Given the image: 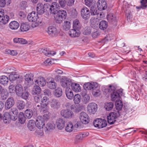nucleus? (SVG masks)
<instances>
[{
	"label": "nucleus",
	"mask_w": 147,
	"mask_h": 147,
	"mask_svg": "<svg viewBox=\"0 0 147 147\" xmlns=\"http://www.w3.org/2000/svg\"><path fill=\"white\" fill-rule=\"evenodd\" d=\"M113 104L111 102L106 103L104 107L107 111L111 110L113 108Z\"/></svg>",
	"instance_id": "nucleus-51"
},
{
	"label": "nucleus",
	"mask_w": 147,
	"mask_h": 147,
	"mask_svg": "<svg viewBox=\"0 0 147 147\" xmlns=\"http://www.w3.org/2000/svg\"><path fill=\"white\" fill-rule=\"evenodd\" d=\"M65 129L67 132H71L74 129V126L72 123L71 122L68 123L67 126L65 127Z\"/></svg>",
	"instance_id": "nucleus-42"
},
{
	"label": "nucleus",
	"mask_w": 147,
	"mask_h": 147,
	"mask_svg": "<svg viewBox=\"0 0 147 147\" xmlns=\"http://www.w3.org/2000/svg\"><path fill=\"white\" fill-rule=\"evenodd\" d=\"M62 90L61 88H57L54 91V95L57 97H59L62 95Z\"/></svg>",
	"instance_id": "nucleus-48"
},
{
	"label": "nucleus",
	"mask_w": 147,
	"mask_h": 147,
	"mask_svg": "<svg viewBox=\"0 0 147 147\" xmlns=\"http://www.w3.org/2000/svg\"><path fill=\"white\" fill-rule=\"evenodd\" d=\"M6 53L10 54L13 56L16 55L17 53L16 51L15 50H11L9 49H7L5 51Z\"/></svg>",
	"instance_id": "nucleus-60"
},
{
	"label": "nucleus",
	"mask_w": 147,
	"mask_h": 147,
	"mask_svg": "<svg viewBox=\"0 0 147 147\" xmlns=\"http://www.w3.org/2000/svg\"><path fill=\"white\" fill-rule=\"evenodd\" d=\"M82 136L81 134H79L76 135L75 138L76 142H78L79 140H81L83 139Z\"/></svg>",
	"instance_id": "nucleus-63"
},
{
	"label": "nucleus",
	"mask_w": 147,
	"mask_h": 147,
	"mask_svg": "<svg viewBox=\"0 0 147 147\" xmlns=\"http://www.w3.org/2000/svg\"><path fill=\"white\" fill-rule=\"evenodd\" d=\"M93 124L95 127L100 128L105 127L107 123L106 120L101 119H97L94 120Z\"/></svg>",
	"instance_id": "nucleus-3"
},
{
	"label": "nucleus",
	"mask_w": 147,
	"mask_h": 147,
	"mask_svg": "<svg viewBox=\"0 0 147 147\" xmlns=\"http://www.w3.org/2000/svg\"><path fill=\"white\" fill-rule=\"evenodd\" d=\"M49 10L50 11V13L53 14H57L59 11L58 10L59 9H58L56 6H54L53 5L50 6Z\"/></svg>",
	"instance_id": "nucleus-44"
},
{
	"label": "nucleus",
	"mask_w": 147,
	"mask_h": 147,
	"mask_svg": "<svg viewBox=\"0 0 147 147\" xmlns=\"http://www.w3.org/2000/svg\"><path fill=\"white\" fill-rule=\"evenodd\" d=\"M30 26L28 23H22L20 26V29L21 31L23 32H26L29 30Z\"/></svg>",
	"instance_id": "nucleus-34"
},
{
	"label": "nucleus",
	"mask_w": 147,
	"mask_h": 147,
	"mask_svg": "<svg viewBox=\"0 0 147 147\" xmlns=\"http://www.w3.org/2000/svg\"><path fill=\"white\" fill-rule=\"evenodd\" d=\"M0 94H1V99L2 100H6L9 95V93L6 89Z\"/></svg>",
	"instance_id": "nucleus-39"
},
{
	"label": "nucleus",
	"mask_w": 147,
	"mask_h": 147,
	"mask_svg": "<svg viewBox=\"0 0 147 147\" xmlns=\"http://www.w3.org/2000/svg\"><path fill=\"white\" fill-rule=\"evenodd\" d=\"M9 113L11 117L12 120H15L17 119L18 112V110L16 108L13 107L11 108Z\"/></svg>",
	"instance_id": "nucleus-18"
},
{
	"label": "nucleus",
	"mask_w": 147,
	"mask_h": 147,
	"mask_svg": "<svg viewBox=\"0 0 147 147\" xmlns=\"http://www.w3.org/2000/svg\"><path fill=\"white\" fill-rule=\"evenodd\" d=\"M49 99L47 97H44L42 98L41 101V107L46 109L49 104Z\"/></svg>",
	"instance_id": "nucleus-32"
},
{
	"label": "nucleus",
	"mask_w": 147,
	"mask_h": 147,
	"mask_svg": "<svg viewBox=\"0 0 147 147\" xmlns=\"http://www.w3.org/2000/svg\"><path fill=\"white\" fill-rule=\"evenodd\" d=\"M37 15L35 11H32L28 14L27 19L29 22H35L37 18Z\"/></svg>",
	"instance_id": "nucleus-21"
},
{
	"label": "nucleus",
	"mask_w": 147,
	"mask_h": 147,
	"mask_svg": "<svg viewBox=\"0 0 147 147\" xmlns=\"http://www.w3.org/2000/svg\"><path fill=\"white\" fill-rule=\"evenodd\" d=\"M81 27V24L78 20L76 19L73 22V28L74 29L79 30Z\"/></svg>",
	"instance_id": "nucleus-40"
},
{
	"label": "nucleus",
	"mask_w": 147,
	"mask_h": 147,
	"mask_svg": "<svg viewBox=\"0 0 147 147\" xmlns=\"http://www.w3.org/2000/svg\"><path fill=\"white\" fill-rule=\"evenodd\" d=\"M98 85L96 82H92L91 90L93 91L92 94L95 96H98L100 94V91L98 90Z\"/></svg>",
	"instance_id": "nucleus-16"
},
{
	"label": "nucleus",
	"mask_w": 147,
	"mask_h": 147,
	"mask_svg": "<svg viewBox=\"0 0 147 147\" xmlns=\"http://www.w3.org/2000/svg\"><path fill=\"white\" fill-rule=\"evenodd\" d=\"M69 35L72 37H78L80 32L79 30L74 29L70 30L69 32Z\"/></svg>",
	"instance_id": "nucleus-22"
},
{
	"label": "nucleus",
	"mask_w": 147,
	"mask_h": 147,
	"mask_svg": "<svg viewBox=\"0 0 147 147\" xmlns=\"http://www.w3.org/2000/svg\"><path fill=\"white\" fill-rule=\"evenodd\" d=\"M41 91L40 88L38 86H34L32 90L33 94H36L37 93H39Z\"/></svg>",
	"instance_id": "nucleus-58"
},
{
	"label": "nucleus",
	"mask_w": 147,
	"mask_h": 147,
	"mask_svg": "<svg viewBox=\"0 0 147 147\" xmlns=\"http://www.w3.org/2000/svg\"><path fill=\"white\" fill-rule=\"evenodd\" d=\"M115 106L116 109L117 110H121L123 107V104L122 101L119 100L116 101Z\"/></svg>",
	"instance_id": "nucleus-46"
},
{
	"label": "nucleus",
	"mask_w": 147,
	"mask_h": 147,
	"mask_svg": "<svg viewBox=\"0 0 147 147\" xmlns=\"http://www.w3.org/2000/svg\"><path fill=\"white\" fill-rule=\"evenodd\" d=\"M91 30L90 27H85L82 31L84 35H88L91 33Z\"/></svg>",
	"instance_id": "nucleus-50"
},
{
	"label": "nucleus",
	"mask_w": 147,
	"mask_h": 147,
	"mask_svg": "<svg viewBox=\"0 0 147 147\" xmlns=\"http://www.w3.org/2000/svg\"><path fill=\"white\" fill-rule=\"evenodd\" d=\"M17 107L20 110L24 109L25 106L24 102L22 100H18L17 103Z\"/></svg>",
	"instance_id": "nucleus-47"
},
{
	"label": "nucleus",
	"mask_w": 147,
	"mask_h": 147,
	"mask_svg": "<svg viewBox=\"0 0 147 147\" xmlns=\"http://www.w3.org/2000/svg\"><path fill=\"white\" fill-rule=\"evenodd\" d=\"M85 4L87 6L91 7L95 5V3L93 1V0H84Z\"/></svg>",
	"instance_id": "nucleus-55"
},
{
	"label": "nucleus",
	"mask_w": 147,
	"mask_h": 147,
	"mask_svg": "<svg viewBox=\"0 0 147 147\" xmlns=\"http://www.w3.org/2000/svg\"><path fill=\"white\" fill-rule=\"evenodd\" d=\"M113 92V93L111 95V97L112 101H118L119 100V93L117 92Z\"/></svg>",
	"instance_id": "nucleus-37"
},
{
	"label": "nucleus",
	"mask_w": 147,
	"mask_h": 147,
	"mask_svg": "<svg viewBox=\"0 0 147 147\" xmlns=\"http://www.w3.org/2000/svg\"><path fill=\"white\" fill-rule=\"evenodd\" d=\"M115 87L111 85L106 86L103 89V91L104 94H109L115 90Z\"/></svg>",
	"instance_id": "nucleus-20"
},
{
	"label": "nucleus",
	"mask_w": 147,
	"mask_h": 147,
	"mask_svg": "<svg viewBox=\"0 0 147 147\" xmlns=\"http://www.w3.org/2000/svg\"><path fill=\"white\" fill-rule=\"evenodd\" d=\"M84 88L86 90H91L92 82L85 83L83 86Z\"/></svg>",
	"instance_id": "nucleus-57"
},
{
	"label": "nucleus",
	"mask_w": 147,
	"mask_h": 147,
	"mask_svg": "<svg viewBox=\"0 0 147 147\" xmlns=\"http://www.w3.org/2000/svg\"><path fill=\"white\" fill-rule=\"evenodd\" d=\"M9 18L7 15H4V10L1 9L0 11V24L4 25L8 22Z\"/></svg>",
	"instance_id": "nucleus-4"
},
{
	"label": "nucleus",
	"mask_w": 147,
	"mask_h": 147,
	"mask_svg": "<svg viewBox=\"0 0 147 147\" xmlns=\"http://www.w3.org/2000/svg\"><path fill=\"white\" fill-rule=\"evenodd\" d=\"M84 107L83 106L79 105H72L71 106V109L73 111L76 113H77L83 109Z\"/></svg>",
	"instance_id": "nucleus-30"
},
{
	"label": "nucleus",
	"mask_w": 147,
	"mask_h": 147,
	"mask_svg": "<svg viewBox=\"0 0 147 147\" xmlns=\"http://www.w3.org/2000/svg\"><path fill=\"white\" fill-rule=\"evenodd\" d=\"M25 116L28 119H30L33 114L32 111L31 109H27L25 111Z\"/></svg>",
	"instance_id": "nucleus-43"
},
{
	"label": "nucleus",
	"mask_w": 147,
	"mask_h": 147,
	"mask_svg": "<svg viewBox=\"0 0 147 147\" xmlns=\"http://www.w3.org/2000/svg\"><path fill=\"white\" fill-rule=\"evenodd\" d=\"M10 70L11 71L8 72L10 74L9 76V80L10 81L14 80L17 78L22 79L23 77L22 76H20V75L16 74V72H13L11 70H13V68L10 67L8 69V70Z\"/></svg>",
	"instance_id": "nucleus-8"
},
{
	"label": "nucleus",
	"mask_w": 147,
	"mask_h": 147,
	"mask_svg": "<svg viewBox=\"0 0 147 147\" xmlns=\"http://www.w3.org/2000/svg\"><path fill=\"white\" fill-rule=\"evenodd\" d=\"M44 119L41 116H38L36 118L35 125L39 129L43 127L45 125Z\"/></svg>",
	"instance_id": "nucleus-9"
},
{
	"label": "nucleus",
	"mask_w": 147,
	"mask_h": 147,
	"mask_svg": "<svg viewBox=\"0 0 147 147\" xmlns=\"http://www.w3.org/2000/svg\"><path fill=\"white\" fill-rule=\"evenodd\" d=\"M35 121L33 120H30L28 123V127L30 131L34 129L35 127Z\"/></svg>",
	"instance_id": "nucleus-41"
},
{
	"label": "nucleus",
	"mask_w": 147,
	"mask_h": 147,
	"mask_svg": "<svg viewBox=\"0 0 147 147\" xmlns=\"http://www.w3.org/2000/svg\"><path fill=\"white\" fill-rule=\"evenodd\" d=\"M90 99V97L88 94H85L84 95L82 98V101L84 104H86L89 102Z\"/></svg>",
	"instance_id": "nucleus-56"
},
{
	"label": "nucleus",
	"mask_w": 147,
	"mask_h": 147,
	"mask_svg": "<svg viewBox=\"0 0 147 147\" xmlns=\"http://www.w3.org/2000/svg\"><path fill=\"white\" fill-rule=\"evenodd\" d=\"M20 96L22 97V98L25 99H26L28 97V92L27 91L25 92H23V93L22 94V95Z\"/></svg>",
	"instance_id": "nucleus-64"
},
{
	"label": "nucleus",
	"mask_w": 147,
	"mask_h": 147,
	"mask_svg": "<svg viewBox=\"0 0 147 147\" xmlns=\"http://www.w3.org/2000/svg\"><path fill=\"white\" fill-rule=\"evenodd\" d=\"M107 19L109 22L112 23L114 26L117 25V18L115 15L113 13H110L107 15Z\"/></svg>",
	"instance_id": "nucleus-14"
},
{
	"label": "nucleus",
	"mask_w": 147,
	"mask_h": 147,
	"mask_svg": "<svg viewBox=\"0 0 147 147\" xmlns=\"http://www.w3.org/2000/svg\"><path fill=\"white\" fill-rule=\"evenodd\" d=\"M22 112L20 113L19 116V120L22 124L24 123L25 121L26 117Z\"/></svg>",
	"instance_id": "nucleus-49"
},
{
	"label": "nucleus",
	"mask_w": 147,
	"mask_h": 147,
	"mask_svg": "<svg viewBox=\"0 0 147 147\" xmlns=\"http://www.w3.org/2000/svg\"><path fill=\"white\" fill-rule=\"evenodd\" d=\"M81 15L83 19H88L90 16V11L88 8L84 7L81 9Z\"/></svg>",
	"instance_id": "nucleus-12"
},
{
	"label": "nucleus",
	"mask_w": 147,
	"mask_h": 147,
	"mask_svg": "<svg viewBox=\"0 0 147 147\" xmlns=\"http://www.w3.org/2000/svg\"><path fill=\"white\" fill-rule=\"evenodd\" d=\"M141 6L140 7V8L143 9H145L146 7H147V0H142L141 1Z\"/></svg>",
	"instance_id": "nucleus-61"
},
{
	"label": "nucleus",
	"mask_w": 147,
	"mask_h": 147,
	"mask_svg": "<svg viewBox=\"0 0 147 147\" xmlns=\"http://www.w3.org/2000/svg\"><path fill=\"white\" fill-rule=\"evenodd\" d=\"M65 92L67 98L70 100L72 99L74 96V94L72 90L69 88H66Z\"/></svg>",
	"instance_id": "nucleus-28"
},
{
	"label": "nucleus",
	"mask_w": 147,
	"mask_h": 147,
	"mask_svg": "<svg viewBox=\"0 0 147 147\" xmlns=\"http://www.w3.org/2000/svg\"><path fill=\"white\" fill-rule=\"evenodd\" d=\"M15 91L17 94L18 96L22 95L23 92V88L22 86L20 84H17L15 86Z\"/></svg>",
	"instance_id": "nucleus-27"
},
{
	"label": "nucleus",
	"mask_w": 147,
	"mask_h": 147,
	"mask_svg": "<svg viewBox=\"0 0 147 147\" xmlns=\"http://www.w3.org/2000/svg\"><path fill=\"white\" fill-rule=\"evenodd\" d=\"M81 100V97L79 94H76L74 96L73 100L75 104H78L80 102Z\"/></svg>",
	"instance_id": "nucleus-45"
},
{
	"label": "nucleus",
	"mask_w": 147,
	"mask_h": 147,
	"mask_svg": "<svg viewBox=\"0 0 147 147\" xmlns=\"http://www.w3.org/2000/svg\"><path fill=\"white\" fill-rule=\"evenodd\" d=\"M8 82V79L7 77L2 76L0 77V83L4 85H7Z\"/></svg>",
	"instance_id": "nucleus-38"
},
{
	"label": "nucleus",
	"mask_w": 147,
	"mask_h": 147,
	"mask_svg": "<svg viewBox=\"0 0 147 147\" xmlns=\"http://www.w3.org/2000/svg\"><path fill=\"white\" fill-rule=\"evenodd\" d=\"M46 83V80L43 77H39L38 79L35 81L36 84L38 85L42 86H44Z\"/></svg>",
	"instance_id": "nucleus-25"
},
{
	"label": "nucleus",
	"mask_w": 147,
	"mask_h": 147,
	"mask_svg": "<svg viewBox=\"0 0 147 147\" xmlns=\"http://www.w3.org/2000/svg\"><path fill=\"white\" fill-rule=\"evenodd\" d=\"M25 80L26 83H29L32 82L33 79L30 75L25 76Z\"/></svg>",
	"instance_id": "nucleus-54"
},
{
	"label": "nucleus",
	"mask_w": 147,
	"mask_h": 147,
	"mask_svg": "<svg viewBox=\"0 0 147 147\" xmlns=\"http://www.w3.org/2000/svg\"><path fill=\"white\" fill-rule=\"evenodd\" d=\"M88 116L86 113L81 112L80 114V118L83 123L86 124L88 122Z\"/></svg>",
	"instance_id": "nucleus-17"
},
{
	"label": "nucleus",
	"mask_w": 147,
	"mask_h": 147,
	"mask_svg": "<svg viewBox=\"0 0 147 147\" xmlns=\"http://www.w3.org/2000/svg\"><path fill=\"white\" fill-rule=\"evenodd\" d=\"M20 7L22 9H24L28 7L27 3L25 1H22L20 4Z\"/></svg>",
	"instance_id": "nucleus-62"
},
{
	"label": "nucleus",
	"mask_w": 147,
	"mask_h": 147,
	"mask_svg": "<svg viewBox=\"0 0 147 147\" xmlns=\"http://www.w3.org/2000/svg\"><path fill=\"white\" fill-rule=\"evenodd\" d=\"M56 124L58 128L62 129L65 127V121L62 119L60 118L57 120Z\"/></svg>",
	"instance_id": "nucleus-23"
},
{
	"label": "nucleus",
	"mask_w": 147,
	"mask_h": 147,
	"mask_svg": "<svg viewBox=\"0 0 147 147\" xmlns=\"http://www.w3.org/2000/svg\"><path fill=\"white\" fill-rule=\"evenodd\" d=\"M55 127V125L53 123H48L46 124L44 128V130L45 132L50 131L51 130L54 129Z\"/></svg>",
	"instance_id": "nucleus-29"
},
{
	"label": "nucleus",
	"mask_w": 147,
	"mask_h": 147,
	"mask_svg": "<svg viewBox=\"0 0 147 147\" xmlns=\"http://www.w3.org/2000/svg\"><path fill=\"white\" fill-rule=\"evenodd\" d=\"M9 26L11 29L15 30L18 28L19 26V24L17 22L13 21L10 22Z\"/></svg>",
	"instance_id": "nucleus-31"
},
{
	"label": "nucleus",
	"mask_w": 147,
	"mask_h": 147,
	"mask_svg": "<svg viewBox=\"0 0 147 147\" xmlns=\"http://www.w3.org/2000/svg\"><path fill=\"white\" fill-rule=\"evenodd\" d=\"M88 112L90 114H94L97 110V104L94 102L89 103L87 107Z\"/></svg>",
	"instance_id": "nucleus-5"
},
{
	"label": "nucleus",
	"mask_w": 147,
	"mask_h": 147,
	"mask_svg": "<svg viewBox=\"0 0 147 147\" xmlns=\"http://www.w3.org/2000/svg\"><path fill=\"white\" fill-rule=\"evenodd\" d=\"M47 32L50 36L53 37L57 36L59 34L57 28L53 26H50L48 27Z\"/></svg>",
	"instance_id": "nucleus-6"
},
{
	"label": "nucleus",
	"mask_w": 147,
	"mask_h": 147,
	"mask_svg": "<svg viewBox=\"0 0 147 147\" xmlns=\"http://www.w3.org/2000/svg\"><path fill=\"white\" fill-rule=\"evenodd\" d=\"M90 13L92 15H95L97 14V10L95 5H93L91 7Z\"/></svg>",
	"instance_id": "nucleus-52"
},
{
	"label": "nucleus",
	"mask_w": 147,
	"mask_h": 147,
	"mask_svg": "<svg viewBox=\"0 0 147 147\" xmlns=\"http://www.w3.org/2000/svg\"><path fill=\"white\" fill-rule=\"evenodd\" d=\"M47 86L48 88L51 89H54L56 88L57 84L54 82L53 78L49 77L47 79Z\"/></svg>",
	"instance_id": "nucleus-15"
},
{
	"label": "nucleus",
	"mask_w": 147,
	"mask_h": 147,
	"mask_svg": "<svg viewBox=\"0 0 147 147\" xmlns=\"http://www.w3.org/2000/svg\"><path fill=\"white\" fill-rule=\"evenodd\" d=\"M119 111H115L111 113L107 116V121L110 124H112L116 121V119L119 116Z\"/></svg>",
	"instance_id": "nucleus-2"
},
{
	"label": "nucleus",
	"mask_w": 147,
	"mask_h": 147,
	"mask_svg": "<svg viewBox=\"0 0 147 147\" xmlns=\"http://www.w3.org/2000/svg\"><path fill=\"white\" fill-rule=\"evenodd\" d=\"M71 86L72 89L76 92H79L81 90V87L78 84L72 83Z\"/></svg>",
	"instance_id": "nucleus-35"
},
{
	"label": "nucleus",
	"mask_w": 147,
	"mask_h": 147,
	"mask_svg": "<svg viewBox=\"0 0 147 147\" xmlns=\"http://www.w3.org/2000/svg\"><path fill=\"white\" fill-rule=\"evenodd\" d=\"M57 14L55 17V22L59 24L62 23L63 19H65L67 16L66 11L63 10L58 11Z\"/></svg>",
	"instance_id": "nucleus-1"
},
{
	"label": "nucleus",
	"mask_w": 147,
	"mask_h": 147,
	"mask_svg": "<svg viewBox=\"0 0 147 147\" xmlns=\"http://www.w3.org/2000/svg\"><path fill=\"white\" fill-rule=\"evenodd\" d=\"M98 25L99 28L101 30H105L108 26L107 22L105 20H103L99 22Z\"/></svg>",
	"instance_id": "nucleus-36"
},
{
	"label": "nucleus",
	"mask_w": 147,
	"mask_h": 147,
	"mask_svg": "<svg viewBox=\"0 0 147 147\" xmlns=\"http://www.w3.org/2000/svg\"><path fill=\"white\" fill-rule=\"evenodd\" d=\"M50 104L51 108L56 110L58 109L60 107L61 105L59 101L55 99H53L51 100Z\"/></svg>",
	"instance_id": "nucleus-11"
},
{
	"label": "nucleus",
	"mask_w": 147,
	"mask_h": 147,
	"mask_svg": "<svg viewBox=\"0 0 147 147\" xmlns=\"http://www.w3.org/2000/svg\"><path fill=\"white\" fill-rule=\"evenodd\" d=\"M70 23L69 22H65L63 26V28L65 30H68L70 29Z\"/></svg>",
	"instance_id": "nucleus-53"
},
{
	"label": "nucleus",
	"mask_w": 147,
	"mask_h": 147,
	"mask_svg": "<svg viewBox=\"0 0 147 147\" xmlns=\"http://www.w3.org/2000/svg\"><path fill=\"white\" fill-rule=\"evenodd\" d=\"M90 26L93 28H98L99 22L98 19H96L95 18H92L90 20Z\"/></svg>",
	"instance_id": "nucleus-26"
},
{
	"label": "nucleus",
	"mask_w": 147,
	"mask_h": 147,
	"mask_svg": "<svg viewBox=\"0 0 147 147\" xmlns=\"http://www.w3.org/2000/svg\"><path fill=\"white\" fill-rule=\"evenodd\" d=\"M61 115L66 119H70L73 117L74 114L73 112L68 109H63L60 112Z\"/></svg>",
	"instance_id": "nucleus-7"
},
{
	"label": "nucleus",
	"mask_w": 147,
	"mask_h": 147,
	"mask_svg": "<svg viewBox=\"0 0 147 147\" xmlns=\"http://www.w3.org/2000/svg\"><path fill=\"white\" fill-rule=\"evenodd\" d=\"M36 10L39 14H42L45 12V9L43 5L41 3H39L37 5Z\"/></svg>",
	"instance_id": "nucleus-24"
},
{
	"label": "nucleus",
	"mask_w": 147,
	"mask_h": 147,
	"mask_svg": "<svg viewBox=\"0 0 147 147\" xmlns=\"http://www.w3.org/2000/svg\"><path fill=\"white\" fill-rule=\"evenodd\" d=\"M71 80L67 78H63L62 79L61 81V86L64 88H69L72 83Z\"/></svg>",
	"instance_id": "nucleus-13"
},
{
	"label": "nucleus",
	"mask_w": 147,
	"mask_h": 147,
	"mask_svg": "<svg viewBox=\"0 0 147 147\" xmlns=\"http://www.w3.org/2000/svg\"><path fill=\"white\" fill-rule=\"evenodd\" d=\"M42 97L40 94H37L34 96V99L36 103L40 102L41 101Z\"/></svg>",
	"instance_id": "nucleus-59"
},
{
	"label": "nucleus",
	"mask_w": 147,
	"mask_h": 147,
	"mask_svg": "<svg viewBox=\"0 0 147 147\" xmlns=\"http://www.w3.org/2000/svg\"><path fill=\"white\" fill-rule=\"evenodd\" d=\"M15 101L12 97H10L8 98L5 104V108L6 110H8L11 108L14 105Z\"/></svg>",
	"instance_id": "nucleus-10"
},
{
	"label": "nucleus",
	"mask_w": 147,
	"mask_h": 147,
	"mask_svg": "<svg viewBox=\"0 0 147 147\" xmlns=\"http://www.w3.org/2000/svg\"><path fill=\"white\" fill-rule=\"evenodd\" d=\"M97 6L100 10L105 9L107 7L106 2L104 0H99L97 3Z\"/></svg>",
	"instance_id": "nucleus-19"
},
{
	"label": "nucleus",
	"mask_w": 147,
	"mask_h": 147,
	"mask_svg": "<svg viewBox=\"0 0 147 147\" xmlns=\"http://www.w3.org/2000/svg\"><path fill=\"white\" fill-rule=\"evenodd\" d=\"M3 119L5 123L8 122L10 120H12L11 117L9 112H5L4 113Z\"/></svg>",
	"instance_id": "nucleus-33"
}]
</instances>
